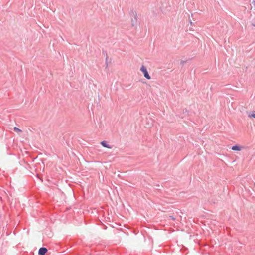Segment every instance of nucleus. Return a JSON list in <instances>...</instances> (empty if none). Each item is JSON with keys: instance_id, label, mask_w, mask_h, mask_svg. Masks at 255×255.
Segmentation results:
<instances>
[{"instance_id": "1", "label": "nucleus", "mask_w": 255, "mask_h": 255, "mask_svg": "<svg viewBox=\"0 0 255 255\" xmlns=\"http://www.w3.org/2000/svg\"><path fill=\"white\" fill-rule=\"evenodd\" d=\"M140 70L143 73L144 76L145 78H146L147 79H148V80L151 79V77L149 75V74H148L146 68L144 65H142L141 67Z\"/></svg>"}, {"instance_id": "2", "label": "nucleus", "mask_w": 255, "mask_h": 255, "mask_svg": "<svg viewBox=\"0 0 255 255\" xmlns=\"http://www.w3.org/2000/svg\"><path fill=\"white\" fill-rule=\"evenodd\" d=\"M48 250L45 247H41L39 249L38 254L39 255H45L47 252Z\"/></svg>"}, {"instance_id": "3", "label": "nucleus", "mask_w": 255, "mask_h": 255, "mask_svg": "<svg viewBox=\"0 0 255 255\" xmlns=\"http://www.w3.org/2000/svg\"><path fill=\"white\" fill-rule=\"evenodd\" d=\"M101 144L104 147H106V148H110V149H111L112 148V146H111L109 144H108L107 143V142L105 141V140H103L101 142Z\"/></svg>"}, {"instance_id": "4", "label": "nucleus", "mask_w": 255, "mask_h": 255, "mask_svg": "<svg viewBox=\"0 0 255 255\" xmlns=\"http://www.w3.org/2000/svg\"><path fill=\"white\" fill-rule=\"evenodd\" d=\"M231 149L234 151H240L241 150V147L239 145H235L232 146Z\"/></svg>"}, {"instance_id": "5", "label": "nucleus", "mask_w": 255, "mask_h": 255, "mask_svg": "<svg viewBox=\"0 0 255 255\" xmlns=\"http://www.w3.org/2000/svg\"><path fill=\"white\" fill-rule=\"evenodd\" d=\"M132 13H133V15H134L135 20V21H136L137 18V13L135 11H132Z\"/></svg>"}, {"instance_id": "6", "label": "nucleus", "mask_w": 255, "mask_h": 255, "mask_svg": "<svg viewBox=\"0 0 255 255\" xmlns=\"http://www.w3.org/2000/svg\"><path fill=\"white\" fill-rule=\"evenodd\" d=\"M248 117L250 118L253 117L255 118V111H254L252 114H249Z\"/></svg>"}, {"instance_id": "7", "label": "nucleus", "mask_w": 255, "mask_h": 255, "mask_svg": "<svg viewBox=\"0 0 255 255\" xmlns=\"http://www.w3.org/2000/svg\"><path fill=\"white\" fill-rule=\"evenodd\" d=\"M103 52L105 53L106 55L105 64L106 65V67H107L108 66V56H107V53L106 52H104V51H103Z\"/></svg>"}, {"instance_id": "8", "label": "nucleus", "mask_w": 255, "mask_h": 255, "mask_svg": "<svg viewBox=\"0 0 255 255\" xmlns=\"http://www.w3.org/2000/svg\"><path fill=\"white\" fill-rule=\"evenodd\" d=\"M14 130L16 132H21L22 131V130L21 129H19L18 128H17L16 127L14 128Z\"/></svg>"}, {"instance_id": "9", "label": "nucleus", "mask_w": 255, "mask_h": 255, "mask_svg": "<svg viewBox=\"0 0 255 255\" xmlns=\"http://www.w3.org/2000/svg\"><path fill=\"white\" fill-rule=\"evenodd\" d=\"M186 62V61L181 60L180 61V64L184 65Z\"/></svg>"}, {"instance_id": "10", "label": "nucleus", "mask_w": 255, "mask_h": 255, "mask_svg": "<svg viewBox=\"0 0 255 255\" xmlns=\"http://www.w3.org/2000/svg\"><path fill=\"white\" fill-rule=\"evenodd\" d=\"M170 217L173 220H174L175 218L173 216H170Z\"/></svg>"}, {"instance_id": "11", "label": "nucleus", "mask_w": 255, "mask_h": 255, "mask_svg": "<svg viewBox=\"0 0 255 255\" xmlns=\"http://www.w3.org/2000/svg\"><path fill=\"white\" fill-rule=\"evenodd\" d=\"M186 113H187V111L185 110V112H183V114H185Z\"/></svg>"}, {"instance_id": "12", "label": "nucleus", "mask_w": 255, "mask_h": 255, "mask_svg": "<svg viewBox=\"0 0 255 255\" xmlns=\"http://www.w3.org/2000/svg\"><path fill=\"white\" fill-rule=\"evenodd\" d=\"M180 117L181 118H183L184 116H182V115H180Z\"/></svg>"}, {"instance_id": "13", "label": "nucleus", "mask_w": 255, "mask_h": 255, "mask_svg": "<svg viewBox=\"0 0 255 255\" xmlns=\"http://www.w3.org/2000/svg\"><path fill=\"white\" fill-rule=\"evenodd\" d=\"M132 26L134 25V23H133V21H132Z\"/></svg>"}, {"instance_id": "14", "label": "nucleus", "mask_w": 255, "mask_h": 255, "mask_svg": "<svg viewBox=\"0 0 255 255\" xmlns=\"http://www.w3.org/2000/svg\"><path fill=\"white\" fill-rule=\"evenodd\" d=\"M1 215L0 214V219L1 218Z\"/></svg>"}]
</instances>
